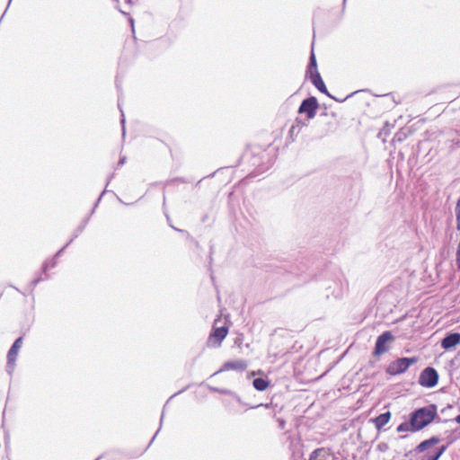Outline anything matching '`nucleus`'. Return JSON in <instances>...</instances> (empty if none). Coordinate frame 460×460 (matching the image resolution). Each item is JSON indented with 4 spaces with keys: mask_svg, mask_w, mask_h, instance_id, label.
<instances>
[{
    "mask_svg": "<svg viewBox=\"0 0 460 460\" xmlns=\"http://www.w3.org/2000/svg\"><path fill=\"white\" fill-rule=\"evenodd\" d=\"M437 416V407L435 404H430L427 407L420 408L411 414V420L413 425V429L416 431L422 429L433 421Z\"/></svg>",
    "mask_w": 460,
    "mask_h": 460,
    "instance_id": "f257e3e1",
    "label": "nucleus"
},
{
    "mask_svg": "<svg viewBox=\"0 0 460 460\" xmlns=\"http://www.w3.org/2000/svg\"><path fill=\"white\" fill-rule=\"evenodd\" d=\"M417 361L418 358L415 357L398 358L389 364L386 368V372L391 376H396L404 373L411 365L416 363Z\"/></svg>",
    "mask_w": 460,
    "mask_h": 460,
    "instance_id": "f03ea898",
    "label": "nucleus"
},
{
    "mask_svg": "<svg viewBox=\"0 0 460 460\" xmlns=\"http://www.w3.org/2000/svg\"><path fill=\"white\" fill-rule=\"evenodd\" d=\"M394 337L391 332H384L376 339L375 349L373 354L375 356H381L390 349V344L394 341Z\"/></svg>",
    "mask_w": 460,
    "mask_h": 460,
    "instance_id": "7ed1b4c3",
    "label": "nucleus"
},
{
    "mask_svg": "<svg viewBox=\"0 0 460 460\" xmlns=\"http://www.w3.org/2000/svg\"><path fill=\"white\" fill-rule=\"evenodd\" d=\"M438 381V374L433 367H426L420 376L419 384L424 387H434Z\"/></svg>",
    "mask_w": 460,
    "mask_h": 460,
    "instance_id": "20e7f679",
    "label": "nucleus"
},
{
    "mask_svg": "<svg viewBox=\"0 0 460 460\" xmlns=\"http://www.w3.org/2000/svg\"><path fill=\"white\" fill-rule=\"evenodd\" d=\"M319 104L314 96L305 99L298 108V113H305L308 119L315 117Z\"/></svg>",
    "mask_w": 460,
    "mask_h": 460,
    "instance_id": "39448f33",
    "label": "nucleus"
},
{
    "mask_svg": "<svg viewBox=\"0 0 460 460\" xmlns=\"http://www.w3.org/2000/svg\"><path fill=\"white\" fill-rule=\"evenodd\" d=\"M22 345V338L19 337L18 339L15 340V341L13 342V344L12 345L11 349L8 351V354H7V367H12V368L13 367L14 363L17 358V356H18V353H19V349H21Z\"/></svg>",
    "mask_w": 460,
    "mask_h": 460,
    "instance_id": "423d86ee",
    "label": "nucleus"
},
{
    "mask_svg": "<svg viewBox=\"0 0 460 460\" xmlns=\"http://www.w3.org/2000/svg\"><path fill=\"white\" fill-rule=\"evenodd\" d=\"M246 367H247V364L244 360L227 361L215 374H217V373L223 372V371H229V370L243 371L246 369Z\"/></svg>",
    "mask_w": 460,
    "mask_h": 460,
    "instance_id": "0eeeda50",
    "label": "nucleus"
},
{
    "mask_svg": "<svg viewBox=\"0 0 460 460\" xmlns=\"http://www.w3.org/2000/svg\"><path fill=\"white\" fill-rule=\"evenodd\" d=\"M460 342V333L453 332L447 335L441 341V347L445 349H450Z\"/></svg>",
    "mask_w": 460,
    "mask_h": 460,
    "instance_id": "6e6552de",
    "label": "nucleus"
},
{
    "mask_svg": "<svg viewBox=\"0 0 460 460\" xmlns=\"http://www.w3.org/2000/svg\"><path fill=\"white\" fill-rule=\"evenodd\" d=\"M228 329L227 327H214L213 332L210 334V339H214L217 341V347L221 345V342L227 335Z\"/></svg>",
    "mask_w": 460,
    "mask_h": 460,
    "instance_id": "1a4fd4ad",
    "label": "nucleus"
},
{
    "mask_svg": "<svg viewBox=\"0 0 460 460\" xmlns=\"http://www.w3.org/2000/svg\"><path fill=\"white\" fill-rule=\"evenodd\" d=\"M311 79L312 84L323 93L327 94L328 96H331V94L328 93L327 88L319 74V72H315L313 76L309 77Z\"/></svg>",
    "mask_w": 460,
    "mask_h": 460,
    "instance_id": "9d476101",
    "label": "nucleus"
},
{
    "mask_svg": "<svg viewBox=\"0 0 460 460\" xmlns=\"http://www.w3.org/2000/svg\"><path fill=\"white\" fill-rule=\"evenodd\" d=\"M391 419V413L390 411H386L385 413L380 414L376 418L373 420V422L375 423L376 428L380 430L385 425L388 423V421Z\"/></svg>",
    "mask_w": 460,
    "mask_h": 460,
    "instance_id": "9b49d317",
    "label": "nucleus"
},
{
    "mask_svg": "<svg viewBox=\"0 0 460 460\" xmlns=\"http://www.w3.org/2000/svg\"><path fill=\"white\" fill-rule=\"evenodd\" d=\"M439 442V438L437 437H432L429 439L422 441L419 446L417 447L416 450L418 452H423L426 449H428L429 447L434 446Z\"/></svg>",
    "mask_w": 460,
    "mask_h": 460,
    "instance_id": "f8f14e48",
    "label": "nucleus"
},
{
    "mask_svg": "<svg viewBox=\"0 0 460 460\" xmlns=\"http://www.w3.org/2000/svg\"><path fill=\"white\" fill-rule=\"evenodd\" d=\"M315 72H318L317 63H316V58H315L314 53L312 51L311 56H310L309 65H308V67L306 70V75L311 77V76H313V75L315 74Z\"/></svg>",
    "mask_w": 460,
    "mask_h": 460,
    "instance_id": "ddd939ff",
    "label": "nucleus"
},
{
    "mask_svg": "<svg viewBox=\"0 0 460 460\" xmlns=\"http://www.w3.org/2000/svg\"><path fill=\"white\" fill-rule=\"evenodd\" d=\"M327 452L324 448H317L312 452L309 460H326Z\"/></svg>",
    "mask_w": 460,
    "mask_h": 460,
    "instance_id": "4468645a",
    "label": "nucleus"
},
{
    "mask_svg": "<svg viewBox=\"0 0 460 460\" xmlns=\"http://www.w3.org/2000/svg\"><path fill=\"white\" fill-rule=\"evenodd\" d=\"M253 387L258 391H264L269 385L267 380L261 377L255 378L252 382Z\"/></svg>",
    "mask_w": 460,
    "mask_h": 460,
    "instance_id": "2eb2a0df",
    "label": "nucleus"
},
{
    "mask_svg": "<svg viewBox=\"0 0 460 460\" xmlns=\"http://www.w3.org/2000/svg\"><path fill=\"white\" fill-rule=\"evenodd\" d=\"M397 431L398 432H408V431L415 432L416 429H413V425H412L411 420L410 419L409 421L401 423L397 427Z\"/></svg>",
    "mask_w": 460,
    "mask_h": 460,
    "instance_id": "dca6fc26",
    "label": "nucleus"
},
{
    "mask_svg": "<svg viewBox=\"0 0 460 460\" xmlns=\"http://www.w3.org/2000/svg\"><path fill=\"white\" fill-rule=\"evenodd\" d=\"M447 447L446 446H442L436 454L434 455H429L428 454V456L431 458V460H438L441 455L445 452Z\"/></svg>",
    "mask_w": 460,
    "mask_h": 460,
    "instance_id": "f3484780",
    "label": "nucleus"
},
{
    "mask_svg": "<svg viewBox=\"0 0 460 460\" xmlns=\"http://www.w3.org/2000/svg\"><path fill=\"white\" fill-rule=\"evenodd\" d=\"M56 265V262L55 261H51L49 262H45L44 265H43V270L44 272H46L48 270L51 269V268H54Z\"/></svg>",
    "mask_w": 460,
    "mask_h": 460,
    "instance_id": "a211bd4d",
    "label": "nucleus"
},
{
    "mask_svg": "<svg viewBox=\"0 0 460 460\" xmlns=\"http://www.w3.org/2000/svg\"><path fill=\"white\" fill-rule=\"evenodd\" d=\"M120 111H122L120 110ZM124 124H125V118H124L123 112H121V125H122L123 135H125V126H124Z\"/></svg>",
    "mask_w": 460,
    "mask_h": 460,
    "instance_id": "6ab92c4d",
    "label": "nucleus"
},
{
    "mask_svg": "<svg viewBox=\"0 0 460 460\" xmlns=\"http://www.w3.org/2000/svg\"><path fill=\"white\" fill-rule=\"evenodd\" d=\"M125 160H126V157H121V158L119 159V164H119V165H123V164H124V163H125Z\"/></svg>",
    "mask_w": 460,
    "mask_h": 460,
    "instance_id": "aec40b11",
    "label": "nucleus"
},
{
    "mask_svg": "<svg viewBox=\"0 0 460 460\" xmlns=\"http://www.w3.org/2000/svg\"><path fill=\"white\" fill-rule=\"evenodd\" d=\"M66 246H67V244H66V245H65V246H64L60 251H58V253L56 254V257L59 256V255H60V253L63 252V250H64Z\"/></svg>",
    "mask_w": 460,
    "mask_h": 460,
    "instance_id": "412c9836",
    "label": "nucleus"
},
{
    "mask_svg": "<svg viewBox=\"0 0 460 460\" xmlns=\"http://www.w3.org/2000/svg\"><path fill=\"white\" fill-rule=\"evenodd\" d=\"M296 124H297V125H296L297 127H299V125H300V124H301L302 126H305V125H306L305 123H302V122H301L300 120H298V119H296Z\"/></svg>",
    "mask_w": 460,
    "mask_h": 460,
    "instance_id": "4be33fe9",
    "label": "nucleus"
},
{
    "mask_svg": "<svg viewBox=\"0 0 460 460\" xmlns=\"http://www.w3.org/2000/svg\"><path fill=\"white\" fill-rule=\"evenodd\" d=\"M215 391H217V392H220L222 394H228L229 392L226 391V390H218V389H214Z\"/></svg>",
    "mask_w": 460,
    "mask_h": 460,
    "instance_id": "5701e85b",
    "label": "nucleus"
},
{
    "mask_svg": "<svg viewBox=\"0 0 460 460\" xmlns=\"http://www.w3.org/2000/svg\"><path fill=\"white\" fill-rule=\"evenodd\" d=\"M455 420L456 422H457L458 424H460V414L457 415L456 418H455Z\"/></svg>",
    "mask_w": 460,
    "mask_h": 460,
    "instance_id": "b1692460",
    "label": "nucleus"
},
{
    "mask_svg": "<svg viewBox=\"0 0 460 460\" xmlns=\"http://www.w3.org/2000/svg\"><path fill=\"white\" fill-rule=\"evenodd\" d=\"M130 24H131V28L134 29V21H133V19H130Z\"/></svg>",
    "mask_w": 460,
    "mask_h": 460,
    "instance_id": "393cba45",
    "label": "nucleus"
},
{
    "mask_svg": "<svg viewBox=\"0 0 460 460\" xmlns=\"http://www.w3.org/2000/svg\"><path fill=\"white\" fill-rule=\"evenodd\" d=\"M296 127V126L293 125V126L291 127V128H290V132H293V131L295 130Z\"/></svg>",
    "mask_w": 460,
    "mask_h": 460,
    "instance_id": "a878e982",
    "label": "nucleus"
},
{
    "mask_svg": "<svg viewBox=\"0 0 460 460\" xmlns=\"http://www.w3.org/2000/svg\"><path fill=\"white\" fill-rule=\"evenodd\" d=\"M163 419H164V415L161 416V420H160L161 422L163 421Z\"/></svg>",
    "mask_w": 460,
    "mask_h": 460,
    "instance_id": "bb28decb",
    "label": "nucleus"
}]
</instances>
